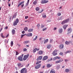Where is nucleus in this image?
<instances>
[{"label":"nucleus","mask_w":73,"mask_h":73,"mask_svg":"<svg viewBox=\"0 0 73 73\" xmlns=\"http://www.w3.org/2000/svg\"><path fill=\"white\" fill-rule=\"evenodd\" d=\"M27 71L25 68L22 69L21 71V73H27Z\"/></svg>","instance_id":"1"},{"label":"nucleus","mask_w":73,"mask_h":73,"mask_svg":"<svg viewBox=\"0 0 73 73\" xmlns=\"http://www.w3.org/2000/svg\"><path fill=\"white\" fill-rule=\"evenodd\" d=\"M19 23V19L18 18L17 19L16 21H15L13 23V25L14 26L15 25H17V23Z\"/></svg>","instance_id":"2"},{"label":"nucleus","mask_w":73,"mask_h":73,"mask_svg":"<svg viewBox=\"0 0 73 73\" xmlns=\"http://www.w3.org/2000/svg\"><path fill=\"white\" fill-rule=\"evenodd\" d=\"M69 19H67L66 20H65L64 21H63L62 23H61V24L62 25L64 24H65V23H68V22H69Z\"/></svg>","instance_id":"3"},{"label":"nucleus","mask_w":73,"mask_h":73,"mask_svg":"<svg viewBox=\"0 0 73 73\" xmlns=\"http://www.w3.org/2000/svg\"><path fill=\"white\" fill-rule=\"evenodd\" d=\"M68 33L67 35H68L69 33H70L72 32V29L71 28H69L68 29Z\"/></svg>","instance_id":"4"},{"label":"nucleus","mask_w":73,"mask_h":73,"mask_svg":"<svg viewBox=\"0 0 73 73\" xmlns=\"http://www.w3.org/2000/svg\"><path fill=\"white\" fill-rule=\"evenodd\" d=\"M29 57V54H28L27 55H25L24 56L23 60H27V58H28V57Z\"/></svg>","instance_id":"5"},{"label":"nucleus","mask_w":73,"mask_h":73,"mask_svg":"<svg viewBox=\"0 0 73 73\" xmlns=\"http://www.w3.org/2000/svg\"><path fill=\"white\" fill-rule=\"evenodd\" d=\"M48 2V1H46L45 0H42L41 2V4H45V3H47Z\"/></svg>","instance_id":"6"},{"label":"nucleus","mask_w":73,"mask_h":73,"mask_svg":"<svg viewBox=\"0 0 73 73\" xmlns=\"http://www.w3.org/2000/svg\"><path fill=\"white\" fill-rule=\"evenodd\" d=\"M56 52H57V50H55L52 53V54L53 56H56V55L57 54V53H56Z\"/></svg>","instance_id":"7"},{"label":"nucleus","mask_w":73,"mask_h":73,"mask_svg":"<svg viewBox=\"0 0 73 73\" xmlns=\"http://www.w3.org/2000/svg\"><path fill=\"white\" fill-rule=\"evenodd\" d=\"M41 66V64H39L37 65L35 67V68L36 69H39V68H40V66Z\"/></svg>","instance_id":"8"},{"label":"nucleus","mask_w":73,"mask_h":73,"mask_svg":"<svg viewBox=\"0 0 73 73\" xmlns=\"http://www.w3.org/2000/svg\"><path fill=\"white\" fill-rule=\"evenodd\" d=\"M48 58V57L47 56H45L43 58V61L46 60H47Z\"/></svg>","instance_id":"9"},{"label":"nucleus","mask_w":73,"mask_h":73,"mask_svg":"<svg viewBox=\"0 0 73 73\" xmlns=\"http://www.w3.org/2000/svg\"><path fill=\"white\" fill-rule=\"evenodd\" d=\"M18 59L19 61H23V57L19 56L18 57Z\"/></svg>","instance_id":"10"},{"label":"nucleus","mask_w":73,"mask_h":73,"mask_svg":"<svg viewBox=\"0 0 73 73\" xmlns=\"http://www.w3.org/2000/svg\"><path fill=\"white\" fill-rule=\"evenodd\" d=\"M50 73H56L54 70L53 69H52L51 70Z\"/></svg>","instance_id":"11"},{"label":"nucleus","mask_w":73,"mask_h":73,"mask_svg":"<svg viewBox=\"0 0 73 73\" xmlns=\"http://www.w3.org/2000/svg\"><path fill=\"white\" fill-rule=\"evenodd\" d=\"M64 19V16H62L60 17H59L58 18V20H60Z\"/></svg>","instance_id":"12"},{"label":"nucleus","mask_w":73,"mask_h":73,"mask_svg":"<svg viewBox=\"0 0 73 73\" xmlns=\"http://www.w3.org/2000/svg\"><path fill=\"white\" fill-rule=\"evenodd\" d=\"M42 58V56H40L38 58L36 59L37 61H38L39 60H41Z\"/></svg>","instance_id":"13"},{"label":"nucleus","mask_w":73,"mask_h":73,"mask_svg":"<svg viewBox=\"0 0 73 73\" xmlns=\"http://www.w3.org/2000/svg\"><path fill=\"white\" fill-rule=\"evenodd\" d=\"M32 33H29L26 35V36H28V37H30L31 36H32Z\"/></svg>","instance_id":"14"},{"label":"nucleus","mask_w":73,"mask_h":73,"mask_svg":"<svg viewBox=\"0 0 73 73\" xmlns=\"http://www.w3.org/2000/svg\"><path fill=\"white\" fill-rule=\"evenodd\" d=\"M12 33L13 35H15V30L14 29H13L12 31Z\"/></svg>","instance_id":"15"},{"label":"nucleus","mask_w":73,"mask_h":73,"mask_svg":"<svg viewBox=\"0 0 73 73\" xmlns=\"http://www.w3.org/2000/svg\"><path fill=\"white\" fill-rule=\"evenodd\" d=\"M62 29H60L59 30V33H62Z\"/></svg>","instance_id":"16"},{"label":"nucleus","mask_w":73,"mask_h":73,"mask_svg":"<svg viewBox=\"0 0 73 73\" xmlns=\"http://www.w3.org/2000/svg\"><path fill=\"white\" fill-rule=\"evenodd\" d=\"M68 27V25H64L63 27V28L64 29H66V27Z\"/></svg>","instance_id":"17"},{"label":"nucleus","mask_w":73,"mask_h":73,"mask_svg":"<svg viewBox=\"0 0 73 73\" xmlns=\"http://www.w3.org/2000/svg\"><path fill=\"white\" fill-rule=\"evenodd\" d=\"M51 66H51V65H50V64H47V68H50V67H51Z\"/></svg>","instance_id":"18"},{"label":"nucleus","mask_w":73,"mask_h":73,"mask_svg":"<svg viewBox=\"0 0 73 73\" xmlns=\"http://www.w3.org/2000/svg\"><path fill=\"white\" fill-rule=\"evenodd\" d=\"M43 52L42 50H40L39 52V54H42Z\"/></svg>","instance_id":"19"},{"label":"nucleus","mask_w":73,"mask_h":73,"mask_svg":"<svg viewBox=\"0 0 73 73\" xmlns=\"http://www.w3.org/2000/svg\"><path fill=\"white\" fill-rule=\"evenodd\" d=\"M48 42V39H47L44 41V44H45V43H46V42Z\"/></svg>","instance_id":"20"},{"label":"nucleus","mask_w":73,"mask_h":73,"mask_svg":"<svg viewBox=\"0 0 73 73\" xmlns=\"http://www.w3.org/2000/svg\"><path fill=\"white\" fill-rule=\"evenodd\" d=\"M42 16L43 17L45 18V17H46V15H45V14L44 13L43 14V15H42Z\"/></svg>","instance_id":"21"},{"label":"nucleus","mask_w":73,"mask_h":73,"mask_svg":"<svg viewBox=\"0 0 73 73\" xmlns=\"http://www.w3.org/2000/svg\"><path fill=\"white\" fill-rule=\"evenodd\" d=\"M33 30V29H30L28 30V32H32Z\"/></svg>","instance_id":"22"},{"label":"nucleus","mask_w":73,"mask_h":73,"mask_svg":"<svg viewBox=\"0 0 73 73\" xmlns=\"http://www.w3.org/2000/svg\"><path fill=\"white\" fill-rule=\"evenodd\" d=\"M60 47L61 48H64V45L60 44Z\"/></svg>","instance_id":"23"},{"label":"nucleus","mask_w":73,"mask_h":73,"mask_svg":"<svg viewBox=\"0 0 73 73\" xmlns=\"http://www.w3.org/2000/svg\"><path fill=\"white\" fill-rule=\"evenodd\" d=\"M37 49L36 48L34 49L33 50V52H34V53H35V52H36V51L37 50Z\"/></svg>","instance_id":"24"},{"label":"nucleus","mask_w":73,"mask_h":73,"mask_svg":"<svg viewBox=\"0 0 73 73\" xmlns=\"http://www.w3.org/2000/svg\"><path fill=\"white\" fill-rule=\"evenodd\" d=\"M65 72H66L68 73V72H69V69H67L65 70Z\"/></svg>","instance_id":"25"},{"label":"nucleus","mask_w":73,"mask_h":73,"mask_svg":"<svg viewBox=\"0 0 73 73\" xmlns=\"http://www.w3.org/2000/svg\"><path fill=\"white\" fill-rule=\"evenodd\" d=\"M24 43L25 44H28L29 43V41H26L24 42Z\"/></svg>","instance_id":"26"},{"label":"nucleus","mask_w":73,"mask_h":73,"mask_svg":"<svg viewBox=\"0 0 73 73\" xmlns=\"http://www.w3.org/2000/svg\"><path fill=\"white\" fill-rule=\"evenodd\" d=\"M39 9H39V7H37L35 9L36 11H38L39 10Z\"/></svg>","instance_id":"27"},{"label":"nucleus","mask_w":73,"mask_h":73,"mask_svg":"<svg viewBox=\"0 0 73 73\" xmlns=\"http://www.w3.org/2000/svg\"><path fill=\"white\" fill-rule=\"evenodd\" d=\"M11 46H13V41H11Z\"/></svg>","instance_id":"28"},{"label":"nucleus","mask_w":73,"mask_h":73,"mask_svg":"<svg viewBox=\"0 0 73 73\" xmlns=\"http://www.w3.org/2000/svg\"><path fill=\"white\" fill-rule=\"evenodd\" d=\"M37 1H34L33 2V3L34 4H35V5H36L37 4Z\"/></svg>","instance_id":"29"},{"label":"nucleus","mask_w":73,"mask_h":73,"mask_svg":"<svg viewBox=\"0 0 73 73\" xmlns=\"http://www.w3.org/2000/svg\"><path fill=\"white\" fill-rule=\"evenodd\" d=\"M60 68V65H58L56 67V68L57 69H59Z\"/></svg>","instance_id":"30"},{"label":"nucleus","mask_w":73,"mask_h":73,"mask_svg":"<svg viewBox=\"0 0 73 73\" xmlns=\"http://www.w3.org/2000/svg\"><path fill=\"white\" fill-rule=\"evenodd\" d=\"M41 61H38L36 63V65H38L39 63H41Z\"/></svg>","instance_id":"31"},{"label":"nucleus","mask_w":73,"mask_h":73,"mask_svg":"<svg viewBox=\"0 0 73 73\" xmlns=\"http://www.w3.org/2000/svg\"><path fill=\"white\" fill-rule=\"evenodd\" d=\"M16 17V15H14L12 19H15Z\"/></svg>","instance_id":"32"},{"label":"nucleus","mask_w":73,"mask_h":73,"mask_svg":"<svg viewBox=\"0 0 73 73\" xmlns=\"http://www.w3.org/2000/svg\"><path fill=\"white\" fill-rule=\"evenodd\" d=\"M37 38V36H36V37L35 38H34L33 39V41H35V40H36Z\"/></svg>","instance_id":"33"},{"label":"nucleus","mask_w":73,"mask_h":73,"mask_svg":"<svg viewBox=\"0 0 73 73\" xmlns=\"http://www.w3.org/2000/svg\"><path fill=\"white\" fill-rule=\"evenodd\" d=\"M65 44L66 45H69V42L66 41L65 42Z\"/></svg>","instance_id":"34"},{"label":"nucleus","mask_w":73,"mask_h":73,"mask_svg":"<svg viewBox=\"0 0 73 73\" xmlns=\"http://www.w3.org/2000/svg\"><path fill=\"white\" fill-rule=\"evenodd\" d=\"M47 48H48V49H49V48H50V44L48 45L47 46Z\"/></svg>","instance_id":"35"},{"label":"nucleus","mask_w":73,"mask_h":73,"mask_svg":"<svg viewBox=\"0 0 73 73\" xmlns=\"http://www.w3.org/2000/svg\"><path fill=\"white\" fill-rule=\"evenodd\" d=\"M21 64L20 63H19L18 64V66H19V67L20 66H21Z\"/></svg>","instance_id":"36"},{"label":"nucleus","mask_w":73,"mask_h":73,"mask_svg":"<svg viewBox=\"0 0 73 73\" xmlns=\"http://www.w3.org/2000/svg\"><path fill=\"white\" fill-rule=\"evenodd\" d=\"M56 59H58V60H59V59H60V57L59 56H56Z\"/></svg>","instance_id":"37"},{"label":"nucleus","mask_w":73,"mask_h":73,"mask_svg":"<svg viewBox=\"0 0 73 73\" xmlns=\"http://www.w3.org/2000/svg\"><path fill=\"white\" fill-rule=\"evenodd\" d=\"M71 52V51L70 50H68L66 52V53H70Z\"/></svg>","instance_id":"38"},{"label":"nucleus","mask_w":73,"mask_h":73,"mask_svg":"<svg viewBox=\"0 0 73 73\" xmlns=\"http://www.w3.org/2000/svg\"><path fill=\"white\" fill-rule=\"evenodd\" d=\"M24 30L25 31H27V30H28V28H27V27H25L24 29Z\"/></svg>","instance_id":"39"},{"label":"nucleus","mask_w":73,"mask_h":73,"mask_svg":"<svg viewBox=\"0 0 73 73\" xmlns=\"http://www.w3.org/2000/svg\"><path fill=\"white\" fill-rule=\"evenodd\" d=\"M27 50L26 48H25L23 49V52H25V51H27Z\"/></svg>","instance_id":"40"},{"label":"nucleus","mask_w":73,"mask_h":73,"mask_svg":"<svg viewBox=\"0 0 73 73\" xmlns=\"http://www.w3.org/2000/svg\"><path fill=\"white\" fill-rule=\"evenodd\" d=\"M56 59H57L56 58V57H55L54 58H53V61H55V60H56Z\"/></svg>","instance_id":"41"},{"label":"nucleus","mask_w":73,"mask_h":73,"mask_svg":"<svg viewBox=\"0 0 73 73\" xmlns=\"http://www.w3.org/2000/svg\"><path fill=\"white\" fill-rule=\"evenodd\" d=\"M60 63V62H59V60H58L55 61V63L56 64H57L58 63Z\"/></svg>","instance_id":"42"},{"label":"nucleus","mask_w":73,"mask_h":73,"mask_svg":"<svg viewBox=\"0 0 73 73\" xmlns=\"http://www.w3.org/2000/svg\"><path fill=\"white\" fill-rule=\"evenodd\" d=\"M29 0H28L27 1V3H26L27 5H28L29 4Z\"/></svg>","instance_id":"43"},{"label":"nucleus","mask_w":73,"mask_h":73,"mask_svg":"<svg viewBox=\"0 0 73 73\" xmlns=\"http://www.w3.org/2000/svg\"><path fill=\"white\" fill-rule=\"evenodd\" d=\"M19 54V52H16V56H17Z\"/></svg>","instance_id":"44"},{"label":"nucleus","mask_w":73,"mask_h":73,"mask_svg":"<svg viewBox=\"0 0 73 73\" xmlns=\"http://www.w3.org/2000/svg\"><path fill=\"white\" fill-rule=\"evenodd\" d=\"M53 42V40H52V39H50V43H52Z\"/></svg>","instance_id":"45"},{"label":"nucleus","mask_w":73,"mask_h":73,"mask_svg":"<svg viewBox=\"0 0 73 73\" xmlns=\"http://www.w3.org/2000/svg\"><path fill=\"white\" fill-rule=\"evenodd\" d=\"M44 26L43 25H41V28H44Z\"/></svg>","instance_id":"46"},{"label":"nucleus","mask_w":73,"mask_h":73,"mask_svg":"<svg viewBox=\"0 0 73 73\" xmlns=\"http://www.w3.org/2000/svg\"><path fill=\"white\" fill-rule=\"evenodd\" d=\"M61 14L60 13H58V16H61Z\"/></svg>","instance_id":"47"},{"label":"nucleus","mask_w":73,"mask_h":73,"mask_svg":"<svg viewBox=\"0 0 73 73\" xmlns=\"http://www.w3.org/2000/svg\"><path fill=\"white\" fill-rule=\"evenodd\" d=\"M25 35H21V38L23 37V36H25Z\"/></svg>","instance_id":"48"},{"label":"nucleus","mask_w":73,"mask_h":73,"mask_svg":"<svg viewBox=\"0 0 73 73\" xmlns=\"http://www.w3.org/2000/svg\"><path fill=\"white\" fill-rule=\"evenodd\" d=\"M24 1H23L22 2H21V3H20L21 4H24Z\"/></svg>","instance_id":"49"},{"label":"nucleus","mask_w":73,"mask_h":73,"mask_svg":"<svg viewBox=\"0 0 73 73\" xmlns=\"http://www.w3.org/2000/svg\"><path fill=\"white\" fill-rule=\"evenodd\" d=\"M37 27H40V24H38L37 25Z\"/></svg>","instance_id":"50"},{"label":"nucleus","mask_w":73,"mask_h":73,"mask_svg":"<svg viewBox=\"0 0 73 73\" xmlns=\"http://www.w3.org/2000/svg\"><path fill=\"white\" fill-rule=\"evenodd\" d=\"M28 18V16H26L25 17V19H27Z\"/></svg>","instance_id":"51"},{"label":"nucleus","mask_w":73,"mask_h":73,"mask_svg":"<svg viewBox=\"0 0 73 73\" xmlns=\"http://www.w3.org/2000/svg\"><path fill=\"white\" fill-rule=\"evenodd\" d=\"M46 28H45L44 29H42V31H45V30H46Z\"/></svg>","instance_id":"52"},{"label":"nucleus","mask_w":73,"mask_h":73,"mask_svg":"<svg viewBox=\"0 0 73 73\" xmlns=\"http://www.w3.org/2000/svg\"><path fill=\"white\" fill-rule=\"evenodd\" d=\"M21 5V4L20 3H19V5L18 6V7H19L20 6V5Z\"/></svg>","instance_id":"53"},{"label":"nucleus","mask_w":73,"mask_h":73,"mask_svg":"<svg viewBox=\"0 0 73 73\" xmlns=\"http://www.w3.org/2000/svg\"><path fill=\"white\" fill-rule=\"evenodd\" d=\"M45 65H44L43 66H42V69H44L45 68Z\"/></svg>","instance_id":"54"},{"label":"nucleus","mask_w":73,"mask_h":73,"mask_svg":"<svg viewBox=\"0 0 73 73\" xmlns=\"http://www.w3.org/2000/svg\"><path fill=\"white\" fill-rule=\"evenodd\" d=\"M59 54L60 55H62L63 54V53L62 52H60V54Z\"/></svg>","instance_id":"55"},{"label":"nucleus","mask_w":73,"mask_h":73,"mask_svg":"<svg viewBox=\"0 0 73 73\" xmlns=\"http://www.w3.org/2000/svg\"><path fill=\"white\" fill-rule=\"evenodd\" d=\"M29 64H28L26 66V67H27L28 66H29Z\"/></svg>","instance_id":"56"},{"label":"nucleus","mask_w":73,"mask_h":73,"mask_svg":"<svg viewBox=\"0 0 73 73\" xmlns=\"http://www.w3.org/2000/svg\"><path fill=\"white\" fill-rule=\"evenodd\" d=\"M22 33L23 34H24V33H25V31H23L22 32Z\"/></svg>","instance_id":"57"},{"label":"nucleus","mask_w":73,"mask_h":73,"mask_svg":"<svg viewBox=\"0 0 73 73\" xmlns=\"http://www.w3.org/2000/svg\"><path fill=\"white\" fill-rule=\"evenodd\" d=\"M56 29H57V28L56 27H55L54 28V30H56Z\"/></svg>","instance_id":"58"},{"label":"nucleus","mask_w":73,"mask_h":73,"mask_svg":"<svg viewBox=\"0 0 73 73\" xmlns=\"http://www.w3.org/2000/svg\"><path fill=\"white\" fill-rule=\"evenodd\" d=\"M24 4H22L21 5V7L23 8V7H24Z\"/></svg>","instance_id":"59"},{"label":"nucleus","mask_w":73,"mask_h":73,"mask_svg":"<svg viewBox=\"0 0 73 73\" xmlns=\"http://www.w3.org/2000/svg\"><path fill=\"white\" fill-rule=\"evenodd\" d=\"M9 36V34H8L6 36V38H7V37H8Z\"/></svg>","instance_id":"60"},{"label":"nucleus","mask_w":73,"mask_h":73,"mask_svg":"<svg viewBox=\"0 0 73 73\" xmlns=\"http://www.w3.org/2000/svg\"><path fill=\"white\" fill-rule=\"evenodd\" d=\"M69 44L70 43H72V42L71 41H69L68 42Z\"/></svg>","instance_id":"61"},{"label":"nucleus","mask_w":73,"mask_h":73,"mask_svg":"<svg viewBox=\"0 0 73 73\" xmlns=\"http://www.w3.org/2000/svg\"><path fill=\"white\" fill-rule=\"evenodd\" d=\"M65 62H66V61H68V60L67 59H65Z\"/></svg>","instance_id":"62"},{"label":"nucleus","mask_w":73,"mask_h":73,"mask_svg":"<svg viewBox=\"0 0 73 73\" xmlns=\"http://www.w3.org/2000/svg\"><path fill=\"white\" fill-rule=\"evenodd\" d=\"M41 11H39L38 12V13H41Z\"/></svg>","instance_id":"63"},{"label":"nucleus","mask_w":73,"mask_h":73,"mask_svg":"<svg viewBox=\"0 0 73 73\" xmlns=\"http://www.w3.org/2000/svg\"><path fill=\"white\" fill-rule=\"evenodd\" d=\"M5 29H8V27H5Z\"/></svg>","instance_id":"64"}]
</instances>
